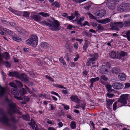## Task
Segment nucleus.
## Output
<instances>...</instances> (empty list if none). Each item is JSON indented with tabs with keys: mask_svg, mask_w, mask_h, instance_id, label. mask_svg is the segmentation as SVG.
Listing matches in <instances>:
<instances>
[{
	"mask_svg": "<svg viewBox=\"0 0 130 130\" xmlns=\"http://www.w3.org/2000/svg\"><path fill=\"white\" fill-rule=\"evenodd\" d=\"M19 74L18 72L16 71H13L10 72L8 74V75L10 76H15L16 78L18 77Z\"/></svg>",
	"mask_w": 130,
	"mask_h": 130,
	"instance_id": "nucleus-15",
	"label": "nucleus"
},
{
	"mask_svg": "<svg viewBox=\"0 0 130 130\" xmlns=\"http://www.w3.org/2000/svg\"><path fill=\"white\" fill-rule=\"evenodd\" d=\"M107 64L108 65V66H107L106 65H104L102 66L100 69L101 73L106 74H108V70L110 68V66H109L110 65L109 63H107Z\"/></svg>",
	"mask_w": 130,
	"mask_h": 130,
	"instance_id": "nucleus-5",
	"label": "nucleus"
},
{
	"mask_svg": "<svg viewBox=\"0 0 130 130\" xmlns=\"http://www.w3.org/2000/svg\"><path fill=\"white\" fill-rule=\"evenodd\" d=\"M29 13L27 11H25L23 12V16L25 17H28L29 15Z\"/></svg>",
	"mask_w": 130,
	"mask_h": 130,
	"instance_id": "nucleus-46",
	"label": "nucleus"
},
{
	"mask_svg": "<svg viewBox=\"0 0 130 130\" xmlns=\"http://www.w3.org/2000/svg\"><path fill=\"white\" fill-rule=\"evenodd\" d=\"M10 119H8L5 114L3 115L1 118H0V121L5 124L10 126Z\"/></svg>",
	"mask_w": 130,
	"mask_h": 130,
	"instance_id": "nucleus-4",
	"label": "nucleus"
},
{
	"mask_svg": "<svg viewBox=\"0 0 130 130\" xmlns=\"http://www.w3.org/2000/svg\"><path fill=\"white\" fill-rule=\"evenodd\" d=\"M97 28L98 30L103 31L104 30V27L101 24H99L97 26Z\"/></svg>",
	"mask_w": 130,
	"mask_h": 130,
	"instance_id": "nucleus-41",
	"label": "nucleus"
},
{
	"mask_svg": "<svg viewBox=\"0 0 130 130\" xmlns=\"http://www.w3.org/2000/svg\"><path fill=\"white\" fill-rule=\"evenodd\" d=\"M117 9L119 11L122 12L124 11L123 4H122L118 6Z\"/></svg>",
	"mask_w": 130,
	"mask_h": 130,
	"instance_id": "nucleus-26",
	"label": "nucleus"
},
{
	"mask_svg": "<svg viewBox=\"0 0 130 130\" xmlns=\"http://www.w3.org/2000/svg\"><path fill=\"white\" fill-rule=\"evenodd\" d=\"M89 42L87 40H85V43L84 44L83 49L84 51H85L89 46Z\"/></svg>",
	"mask_w": 130,
	"mask_h": 130,
	"instance_id": "nucleus-25",
	"label": "nucleus"
},
{
	"mask_svg": "<svg viewBox=\"0 0 130 130\" xmlns=\"http://www.w3.org/2000/svg\"><path fill=\"white\" fill-rule=\"evenodd\" d=\"M18 78L21 80L25 82L28 80V77L26 76L25 74L21 73L19 74Z\"/></svg>",
	"mask_w": 130,
	"mask_h": 130,
	"instance_id": "nucleus-10",
	"label": "nucleus"
},
{
	"mask_svg": "<svg viewBox=\"0 0 130 130\" xmlns=\"http://www.w3.org/2000/svg\"><path fill=\"white\" fill-rule=\"evenodd\" d=\"M117 56V53L115 51H113L109 53V56L112 58L116 59Z\"/></svg>",
	"mask_w": 130,
	"mask_h": 130,
	"instance_id": "nucleus-14",
	"label": "nucleus"
},
{
	"mask_svg": "<svg viewBox=\"0 0 130 130\" xmlns=\"http://www.w3.org/2000/svg\"><path fill=\"white\" fill-rule=\"evenodd\" d=\"M12 39L13 40L18 42H20L22 40L21 38L17 37H13Z\"/></svg>",
	"mask_w": 130,
	"mask_h": 130,
	"instance_id": "nucleus-40",
	"label": "nucleus"
},
{
	"mask_svg": "<svg viewBox=\"0 0 130 130\" xmlns=\"http://www.w3.org/2000/svg\"><path fill=\"white\" fill-rule=\"evenodd\" d=\"M127 55V52L121 51L118 53H117V59H121L122 57H124Z\"/></svg>",
	"mask_w": 130,
	"mask_h": 130,
	"instance_id": "nucleus-11",
	"label": "nucleus"
},
{
	"mask_svg": "<svg viewBox=\"0 0 130 130\" xmlns=\"http://www.w3.org/2000/svg\"><path fill=\"white\" fill-rule=\"evenodd\" d=\"M9 84L10 86L12 87H13L14 88H15L16 87V86L14 83L12 82V83H9Z\"/></svg>",
	"mask_w": 130,
	"mask_h": 130,
	"instance_id": "nucleus-51",
	"label": "nucleus"
},
{
	"mask_svg": "<svg viewBox=\"0 0 130 130\" xmlns=\"http://www.w3.org/2000/svg\"><path fill=\"white\" fill-rule=\"evenodd\" d=\"M100 80H103L105 81H107L108 80V78H107L106 77L105 75H102L100 77Z\"/></svg>",
	"mask_w": 130,
	"mask_h": 130,
	"instance_id": "nucleus-38",
	"label": "nucleus"
},
{
	"mask_svg": "<svg viewBox=\"0 0 130 130\" xmlns=\"http://www.w3.org/2000/svg\"><path fill=\"white\" fill-rule=\"evenodd\" d=\"M117 102H115L113 105V108L114 110H115L116 109L117 104Z\"/></svg>",
	"mask_w": 130,
	"mask_h": 130,
	"instance_id": "nucleus-54",
	"label": "nucleus"
},
{
	"mask_svg": "<svg viewBox=\"0 0 130 130\" xmlns=\"http://www.w3.org/2000/svg\"><path fill=\"white\" fill-rule=\"evenodd\" d=\"M106 11L104 10H101L95 13V15L97 18H102L106 14Z\"/></svg>",
	"mask_w": 130,
	"mask_h": 130,
	"instance_id": "nucleus-7",
	"label": "nucleus"
},
{
	"mask_svg": "<svg viewBox=\"0 0 130 130\" xmlns=\"http://www.w3.org/2000/svg\"><path fill=\"white\" fill-rule=\"evenodd\" d=\"M109 93H107L106 94L108 98H111L115 96V95L114 94Z\"/></svg>",
	"mask_w": 130,
	"mask_h": 130,
	"instance_id": "nucleus-45",
	"label": "nucleus"
},
{
	"mask_svg": "<svg viewBox=\"0 0 130 130\" xmlns=\"http://www.w3.org/2000/svg\"><path fill=\"white\" fill-rule=\"evenodd\" d=\"M87 14L89 16L90 18L92 20H96V17H94L93 15L89 13H88Z\"/></svg>",
	"mask_w": 130,
	"mask_h": 130,
	"instance_id": "nucleus-34",
	"label": "nucleus"
},
{
	"mask_svg": "<svg viewBox=\"0 0 130 130\" xmlns=\"http://www.w3.org/2000/svg\"><path fill=\"white\" fill-rule=\"evenodd\" d=\"M3 63L7 67H9L10 66V63L6 61H3Z\"/></svg>",
	"mask_w": 130,
	"mask_h": 130,
	"instance_id": "nucleus-48",
	"label": "nucleus"
},
{
	"mask_svg": "<svg viewBox=\"0 0 130 130\" xmlns=\"http://www.w3.org/2000/svg\"><path fill=\"white\" fill-rule=\"evenodd\" d=\"M86 104L85 103H84L83 104H82L81 106V107H82V109L83 110H84L85 109V107L86 106Z\"/></svg>",
	"mask_w": 130,
	"mask_h": 130,
	"instance_id": "nucleus-61",
	"label": "nucleus"
},
{
	"mask_svg": "<svg viewBox=\"0 0 130 130\" xmlns=\"http://www.w3.org/2000/svg\"><path fill=\"white\" fill-rule=\"evenodd\" d=\"M99 78L98 77L96 78H92L90 79V83H93L96 82L99 80Z\"/></svg>",
	"mask_w": 130,
	"mask_h": 130,
	"instance_id": "nucleus-28",
	"label": "nucleus"
},
{
	"mask_svg": "<svg viewBox=\"0 0 130 130\" xmlns=\"http://www.w3.org/2000/svg\"><path fill=\"white\" fill-rule=\"evenodd\" d=\"M23 119L25 120L29 121L30 120V118L29 116L28 115H23Z\"/></svg>",
	"mask_w": 130,
	"mask_h": 130,
	"instance_id": "nucleus-39",
	"label": "nucleus"
},
{
	"mask_svg": "<svg viewBox=\"0 0 130 130\" xmlns=\"http://www.w3.org/2000/svg\"><path fill=\"white\" fill-rule=\"evenodd\" d=\"M124 25L125 26H130V21L129 20H127L125 21L124 23Z\"/></svg>",
	"mask_w": 130,
	"mask_h": 130,
	"instance_id": "nucleus-42",
	"label": "nucleus"
},
{
	"mask_svg": "<svg viewBox=\"0 0 130 130\" xmlns=\"http://www.w3.org/2000/svg\"><path fill=\"white\" fill-rule=\"evenodd\" d=\"M51 93L52 94H55L57 96H58L59 98H60V96L58 94L55 92L54 91H52Z\"/></svg>",
	"mask_w": 130,
	"mask_h": 130,
	"instance_id": "nucleus-55",
	"label": "nucleus"
},
{
	"mask_svg": "<svg viewBox=\"0 0 130 130\" xmlns=\"http://www.w3.org/2000/svg\"><path fill=\"white\" fill-rule=\"evenodd\" d=\"M112 86L114 89H119L122 88L124 85L121 83L116 82L112 84Z\"/></svg>",
	"mask_w": 130,
	"mask_h": 130,
	"instance_id": "nucleus-9",
	"label": "nucleus"
},
{
	"mask_svg": "<svg viewBox=\"0 0 130 130\" xmlns=\"http://www.w3.org/2000/svg\"><path fill=\"white\" fill-rule=\"evenodd\" d=\"M90 56L91 58L89 59V60L91 61H93L96 59L98 57V54H94L91 55Z\"/></svg>",
	"mask_w": 130,
	"mask_h": 130,
	"instance_id": "nucleus-16",
	"label": "nucleus"
},
{
	"mask_svg": "<svg viewBox=\"0 0 130 130\" xmlns=\"http://www.w3.org/2000/svg\"><path fill=\"white\" fill-rule=\"evenodd\" d=\"M76 125L75 122L74 121H72L71 122L70 126L72 129H75L76 128Z\"/></svg>",
	"mask_w": 130,
	"mask_h": 130,
	"instance_id": "nucleus-30",
	"label": "nucleus"
},
{
	"mask_svg": "<svg viewBox=\"0 0 130 130\" xmlns=\"http://www.w3.org/2000/svg\"><path fill=\"white\" fill-rule=\"evenodd\" d=\"M84 20V17H82L80 18L79 19H77V20H76V21H77V23L79 24H80L81 23V22L83 21Z\"/></svg>",
	"mask_w": 130,
	"mask_h": 130,
	"instance_id": "nucleus-43",
	"label": "nucleus"
},
{
	"mask_svg": "<svg viewBox=\"0 0 130 130\" xmlns=\"http://www.w3.org/2000/svg\"><path fill=\"white\" fill-rule=\"evenodd\" d=\"M9 24L11 26L13 27H14L15 25V24L13 22H10Z\"/></svg>",
	"mask_w": 130,
	"mask_h": 130,
	"instance_id": "nucleus-64",
	"label": "nucleus"
},
{
	"mask_svg": "<svg viewBox=\"0 0 130 130\" xmlns=\"http://www.w3.org/2000/svg\"><path fill=\"white\" fill-rule=\"evenodd\" d=\"M15 29L18 32H21L24 34L26 32L25 30L22 29L21 27H15Z\"/></svg>",
	"mask_w": 130,
	"mask_h": 130,
	"instance_id": "nucleus-27",
	"label": "nucleus"
},
{
	"mask_svg": "<svg viewBox=\"0 0 130 130\" xmlns=\"http://www.w3.org/2000/svg\"><path fill=\"white\" fill-rule=\"evenodd\" d=\"M128 95V94L121 95L120 96L121 98L118 100V102L124 104H127Z\"/></svg>",
	"mask_w": 130,
	"mask_h": 130,
	"instance_id": "nucleus-6",
	"label": "nucleus"
},
{
	"mask_svg": "<svg viewBox=\"0 0 130 130\" xmlns=\"http://www.w3.org/2000/svg\"><path fill=\"white\" fill-rule=\"evenodd\" d=\"M74 15L76 17V18L75 19V21L77 20V19H78L80 17V15L78 13V12L77 11H75Z\"/></svg>",
	"mask_w": 130,
	"mask_h": 130,
	"instance_id": "nucleus-37",
	"label": "nucleus"
},
{
	"mask_svg": "<svg viewBox=\"0 0 130 130\" xmlns=\"http://www.w3.org/2000/svg\"><path fill=\"white\" fill-rule=\"evenodd\" d=\"M112 73H118L120 71L119 69L118 68H114L112 70Z\"/></svg>",
	"mask_w": 130,
	"mask_h": 130,
	"instance_id": "nucleus-33",
	"label": "nucleus"
},
{
	"mask_svg": "<svg viewBox=\"0 0 130 130\" xmlns=\"http://www.w3.org/2000/svg\"><path fill=\"white\" fill-rule=\"evenodd\" d=\"M25 86L28 91L31 94H32V92L28 87L26 85Z\"/></svg>",
	"mask_w": 130,
	"mask_h": 130,
	"instance_id": "nucleus-59",
	"label": "nucleus"
},
{
	"mask_svg": "<svg viewBox=\"0 0 130 130\" xmlns=\"http://www.w3.org/2000/svg\"><path fill=\"white\" fill-rule=\"evenodd\" d=\"M130 87V84L129 83H126L125 84L124 88H128Z\"/></svg>",
	"mask_w": 130,
	"mask_h": 130,
	"instance_id": "nucleus-56",
	"label": "nucleus"
},
{
	"mask_svg": "<svg viewBox=\"0 0 130 130\" xmlns=\"http://www.w3.org/2000/svg\"><path fill=\"white\" fill-rule=\"evenodd\" d=\"M54 4L56 7L59 8L60 7V5L58 2H55L54 3Z\"/></svg>",
	"mask_w": 130,
	"mask_h": 130,
	"instance_id": "nucleus-52",
	"label": "nucleus"
},
{
	"mask_svg": "<svg viewBox=\"0 0 130 130\" xmlns=\"http://www.w3.org/2000/svg\"><path fill=\"white\" fill-rule=\"evenodd\" d=\"M4 31H5L7 33H8L9 35L12 36H15V34L12 31L8 29H7L5 28L3 29Z\"/></svg>",
	"mask_w": 130,
	"mask_h": 130,
	"instance_id": "nucleus-24",
	"label": "nucleus"
},
{
	"mask_svg": "<svg viewBox=\"0 0 130 130\" xmlns=\"http://www.w3.org/2000/svg\"><path fill=\"white\" fill-rule=\"evenodd\" d=\"M12 93L14 95V97L18 100H22L23 99L21 97H19V93L15 88H12L11 90Z\"/></svg>",
	"mask_w": 130,
	"mask_h": 130,
	"instance_id": "nucleus-8",
	"label": "nucleus"
},
{
	"mask_svg": "<svg viewBox=\"0 0 130 130\" xmlns=\"http://www.w3.org/2000/svg\"><path fill=\"white\" fill-rule=\"evenodd\" d=\"M73 28H74V27L72 25H70L68 26L67 27V28L69 30Z\"/></svg>",
	"mask_w": 130,
	"mask_h": 130,
	"instance_id": "nucleus-62",
	"label": "nucleus"
},
{
	"mask_svg": "<svg viewBox=\"0 0 130 130\" xmlns=\"http://www.w3.org/2000/svg\"><path fill=\"white\" fill-rule=\"evenodd\" d=\"M20 93L21 95H23L26 93V91L24 89L22 88L20 90Z\"/></svg>",
	"mask_w": 130,
	"mask_h": 130,
	"instance_id": "nucleus-36",
	"label": "nucleus"
},
{
	"mask_svg": "<svg viewBox=\"0 0 130 130\" xmlns=\"http://www.w3.org/2000/svg\"><path fill=\"white\" fill-rule=\"evenodd\" d=\"M110 20L109 18H106L103 20H97V21L99 23L106 24L110 22Z\"/></svg>",
	"mask_w": 130,
	"mask_h": 130,
	"instance_id": "nucleus-12",
	"label": "nucleus"
},
{
	"mask_svg": "<svg viewBox=\"0 0 130 130\" xmlns=\"http://www.w3.org/2000/svg\"><path fill=\"white\" fill-rule=\"evenodd\" d=\"M15 81L16 84L18 85L19 87H22V85L20 82H19L17 80H15Z\"/></svg>",
	"mask_w": 130,
	"mask_h": 130,
	"instance_id": "nucleus-50",
	"label": "nucleus"
},
{
	"mask_svg": "<svg viewBox=\"0 0 130 130\" xmlns=\"http://www.w3.org/2000/svg\"><path fill=\"white\" fill-rule=\"evenodd\" d=\"M124 11H128L130 9V4L129 3L123 4Z\"/></svg>",
	"mask_w": 130,
	"mask_h": 130,
	"instance_id": "nucleus-22",
	"label": "nucleus"
},
{
	"mask_svg": "<svg viewBox=\"0 0 130 130\" xmlns=\"http://www.w3.org/2000/svg\"><path fill=\"white\" fill-rule=\"evenodd\" d=\"M5 100L9 103L8 105L10 107V108L8 110L9 113L10 114H12L15 112H17L16 110L15 109L16 107L14 103L11 100H9L7 97L6 98Z\"/></svg>",
	"mask_w": 130,
	"mask_h": 130,
	"instance_id": "nucleus-3",
	"label": "nucleus"
},
{
	"mask_svg": "<svg viewBox=\"0 0 130 130\" xmlns=\"http://www.w3.org/2000/svg\"><path fill=\"white\" fill-rule=\"evenodd\" d=\"M83 33L84 35L87 36L88 37H91L92 36V34L89 32L84 31Z\"/></svg>",
	"mask_w": 130,
	"mask_h": 130,
	"instance_id": "nucleus-32",
	"label": "nucleus"
},
{
	"mask_svg": "<svg viewBox=\"0 0 130 130\" xmlns=\"http://www.w3.org/2000/svg\"><path fill=\"white\" fill-rule=\"evenodd\" d=\"M117 27L118 28H121L124 25L121 22H119L116 23Z\"/></svg>",
	"mask_w": 130,
	"mask_h": 130,
	"instance_id": "nucleus-35",
	"label": "nucleus"
},
{
	"mask_svg": "<svg viewBox=\"0 0 130 130\" xmlns=\"http://www.w3.org/2000/svg\"><path fill=\"white\" fill-rule=\"evenodd\" d=\"M114 101L115 100H111L109 99H106V105L108 108H110V106L112 105Z\"/></svg>",
	"mask_w": 130,
	"mask_h": 130,
	"instance_id": "nucleus-13",
	"label": "nucleus"
},
{
	"mask_svg": "<svg viewBox=\"0 0 130 130\" xmlns=\"http://www.w3.org/2000/svg\"><path fill=\"white\" fill-rule=\"evenodd\" d=\"M112 4L110 3L108 6V8L109 9H114L115 8V7L113 6Z\"/></svg>",
	"mask_w": 130,
	"mask_h": 130,
	"instance_id": "nucleus-49",
	"label": "nucleus"
},
{
	"mask_svg": "<svg viewBox=\"0 0 130 130\" xmlns=\"http://www.w3.org/2000/svg\"><path fill=\"white\" fill-rule=\"evenodd\" d=\"M75 48L77 49L78 47V45L77 42H76L73 44Z\"/></svg>",
	"mask_w": 130,
	"mask_h": 130,
	"instance_id": "nucleus-60",
	"label": "nucleus"
},
{
	"mask_svg": "<svg viewBox=\"0 0 130 130\" xmlns=\"http://www.w3.org/2000/svg\"><path fill=\"white\" fill-rule=\"evenodd\" d=\"M29 124L32 127V128L34 129L35 126V122L32 119H31V122L29 123Z\"/></svg>",
	"mask_w": 130,
	"mask_h": 130,
	"instance_id": "nucleus-29",
	"label": "nucleus"
},
{
	"mask_svg": "<svg viewBox=\"0 0 130 130\" xmlns=\"http://www.w3.org/2000/svg\"><path fill=\"white\" fill-rule=\"evenodd\" d=\"M62 105L64 108L67 110H68L69 109V106L68 105L63 104Z\"/></svg>",
	"mask_w": 130,
	"mask_h": 130,
	"instance_id": "nucleus-57",
	"label": "nucleus"
},
{
	"mask_svg": "<svg viewBox=\"0 0 130 130\" xmlns=\"http://www.w3.org/2000/svg\"><path fill=\"white\" fill-rule=\"evenodd\" d=\"M73 13L72 14V15L71 16H67V18L69 19L70 20H71L73 19H74L75 18V16H74L73 15Z\"/></svg>",
	"mask_w": 130,
	"mask_h": 130,
	"instance_id": "nucleus-47",
	"label": "nucleus"
},
{
	"mask_svg": "<svg viewBox=\"0 0 130 130\" xmlns=\"http://www.w3.org/2000/svg\"><path fill=\"white\" fill-rule=\"evenodd\" d=\"M59 61L61 63H62L63 65H66V63L65 62L63 58L62 57H60L59 59Z\"/></svg>",
	"mask_w": 130,
	"mask_h": 130,
	"instance_id": "nucleus-44",
	"label": "nucleus"
},
{
	"mask_svg": "<svg viewBox=\"0 0 130 130\" xmlns=\"http://www.w3.org/2000/svg\"><path fill=\"white\" fill-rule=\"evenodd\" d=\"M41 47L44 48H47L49 47L50 45L45 42H42L41 44Z\"/></svg>",
	"mask_w": 130,
	"mask_h": 130,
	"instance_id": "nucleus-23",
	"label": "nucleus"
},
{
	"mask_svg": "<svg viewBox=\"0 0 130 130\" xmlns=\"http://www.w3.org/2000/svg\"><path fill=\"white\" fill-rule=\"evenodd\" d=\"M118 77L122 81L125 80L126 78L125 75L122 73L119 74Z\"/></svg>",
	"mask_w": 130,
	"mask_h": 130,
	"instance_id": "nucleus-17",
	"label": "nucleus"
},
{
	"mask_svg": "<svg viewBox=\"0 0 130 130\" xmlns=\"http://www.w3.org/2000/svg\"><path fill=\"white\" fill-rule=\"evenodd\" d=\"M31 18L35 21H39L41 19V17L39 15H34L31 16Z\"/></svg>",
	"mask_w": 130,
	"mask_h": 130,
	"instance_id": "nucleus-20",
	"label": "nucleus"
},
{
	"mask_svg": "<svg viewBox=\"0 0 130 130\" xmlns=\"http://www.w3.org/2000/svg\"><path fill=\"white\" fill-rule=\"evenodd\" d=\"M38 14L44 17H49L50 16V15L49 14L47 13L40 12Z\"/></svg>",
	"mask_w": 130,
	"mask_h": 130,
	"instance_id": "nucleus-31",
	"label": "nucleus"
},
{
	"mask_svg": "<svg viewBox=\"0 0 130 130\" xmlns=\"http://www.w3.org/2000/svg\"><path fill=\"white\" fill-rule=\"evenodd\" d=\"M70 98L72 101L76 103H78L80 101V100L77 98L76 95H72Z\"/></svg>",
	"mask_w": 130,
	"mask_h": 130,
	"instance_id": "nucleus-18",
	"label": "nucleus"
},
{
	"mask_svg": "<svg viewBox=\"0 0 130 130\" xmlns=\"http://www.w3.org/2000/svg\"><path fill=\"white\" fill-rule=\"evenodd\" d=\"M37 37L36 35H32L26 41V43L27 45L36 47L37 45L38 42Z\"/></svg>",
	"mask_w": 130,
	"mask_h": 130,
	"instance_id": "nucleus-2",
	"label": "nucleus"
},
{
	"mask_svg": "<svg viewBox=\"0 0 130 130\" xmlns=\"http://www.w3.org/2000/svg\"><path fill=\"white\" fill-rule=\"evenodd\" d=\"M55 86L56 87H58L61 89L63 88L64 89H66V88L65 87H64L62 85H60L56 84Z\"/></svg>",
	"mask_w": 130,
	"mask_h": 130,
	"instance_id": "nucleus-53",
	"label": "nucleus"
},
{
	"mask_svg": "<svg viewBox=\"0 0 130 130\" xmlns=\"http://www.w3.org/2000/svg\"><path fill=\"white\" fill-rule=\"evenodd\" d=\"M42 23L50 27V29L53 31H58L61 28L60 26V23L58 21L54 20V22L49 20L48 22L43 21Z\"/></svg>",
	"mask_w": 130,
	"mask_h": 130,
	"instance_id": "nucleus-1",
	"label": "nucleus"
},
{
	"mask_svg": "<svg viewBox=\"0 0 130 130\" xmlns=\"http://www.w3.org/2000/svg\"><path fill=\"white\" fill-rule=\"evenodd\" d=\"M112 86H111L109 84H108L106 86V88L107 91L109 93H111L115 90L114 89H112Z\"/></svg>",
	"mask_w": 130,
	"mask_h": 130,
	"instance_id": "nucleus-21",
	"label": "nucleus"
},
{
	"mask_svg": "<svg viewBox=\"0 0 130 130\" xmlns=\"http://www.w3.org/2000/svg\"><path fill=\"white\" fill-rule=\"evenodd\" d=\"M110 26L112 30H115L117 31H119V29L117 27L116 23L111 24Z\"/></svg>",
	"mask_w": 130,
	"mask_h": 130,
	"instance_id": "nucleus-19",
	"label": "nucleus"
},
{
	"mask_svg": "<svg viewBox=\"0 0 130 130\" xmlns=\"http://www.w3.org/2000/svg\"><path fill=\"white\" fill-rule=\"evenodd\" d=\"M24 99L25 101H28L29 100V98L28 96H24Z\"/></svg>",
	"mask_w": 130,
	"mask_h": 130,
	"instance_id": "nucleus-63",
	"label": "nucleus"
},
{
	"mask_svg": "<svg viewBox=\"0 0 130 130\" xmlns=\"http://www.w3.org/2000/svg\"><path fill=\"white\" fill-rule=\"evenodd\" d=\"M23 50L24 52H25V53H27L29 51V49L27 48H23Z\"/></svg>",
	"mask_w": 130,
	"mask_h": 130,
	"instance_id": "nucleus-58",
	"label": "nucleus"
}]
</instances>
